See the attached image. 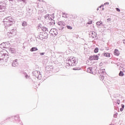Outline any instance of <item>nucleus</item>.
I'll use <instances>...</instances> for the list:
<instances>
[{
  "mask_svg": "<svg viewBox=\"0 0 125 125\" xmlns=\"http://www.w3.org/2000/svg\"><path fill=\"white\" fill-rule=\"evenodd\" d=\"M3 23L5 27H9L15 23L14 19L11 17H7L3 20Z\"/></svg>",
  "mask_w": 125,
  "mask_h": 125,
  "instance_id": "f257e3e1",
  "label": "nucleus"
},
{
  "mask_svg": "<svg viewBox=\"0 0 125 125\" xmlns=\"http://www.w3.org/2000/svg\"><path fill=\"white\" fill-rule=\"evenodd\" d=\"M6 7V4L4 1H0V12H2L4 11Z\"/></svg>",
  "mask_w": 125,
  "mask_h": 125,
  "instance_id": "f03ea898",
  "label": "nucleus"
},
{
  "mask_svg": "<svg viewBox=\"0 0 125 125\" xmlns=\"http://www.w3.org/2000/svg\"><path fill=\"white\" fill-rule=\"evenodd\" d=\"M58 25L59 26H61L60 27H59V30L62 31L64 29V27L63 26H66V24L63 21H60L58 22Z\"/></svg>",
  "mask_w": 125,
  "mask_h": 125,
  "instance_id": "7ed1b4c3",
  "label": "nucleus"
},
{
  "mask_svg": "<svg viewBox=\"0 0 125 125\" xmlns=\"http://www.w3.org/2000/svg\"><path fill=\"white\" fill-rule=\"evenodd\" d=\"M50 34L53 36V37H55V36H57L58 33L57 32V30L56 29H52L49 32Z\"/></svg>",
  "mask_w": 125,
  "mask_h": 125,
  "instance_id": "20e7f679",
  "label": "nucleus"
},
{
  "mask_svg": "<svg viewBox=\"0 0 125 125\" xmlns=\"http://www.w3.org/2000/svg\"><path fill=\"white\" fill-rule=\"evenodd\" d=\"M89 59L91 61L98 60V59H99V57H98L97 55L91 56H90Z\"/></svg>",
  "mask_w": 125,
  "mask_h": 125,
  "instance_id": "39448f33",
  "label": "nucleus"
},
{
  "mask_svg": "<svg viewBox=\"0 0 125 125\" xmlns=\"http://www.w3.org/2000/svg\"><path fill=\"white\" fill-rule=\"evenodd\" d=\"M17 31L15 29H12L10 32L7 33V35H9V34H11L13 36H15L16 35Z\"/></svg>",
  "mask_w": 125,
  "mask_h": 125,
  "instance_id": "423d86ee",
  "label": "nucleus"
},
{
  "mask_svg": "<svg viewBox=\"0 0 125 125\" xmlns=\"http://www.w3.org/2000/svg\"><path fill=\"white\" fill-rule=\"evenodd\" d=\"M90 34L93 39H95V38H96L97 36V34H96V33H95L94 31L90 32Z\"/></svg>",
  "mask_w": 125,
  "mask_h": 125,
  "instance_id": "0eeeda50",
  "label": "nucleus"
},
{
  "mask_svg": "<svg viewBox=\"0 0 125 125\" xmlns=\"http://www.w3.org/2000/svg\"><path fill=\"white\" fill-rule=\"evenodd\" d=\"M69 60L71 61V62H72L73 65H74L75 63H76V62H77L75 58L70 57L69 58Z\"/></svg>",
  "mask_w": 125,
  "mask_h": 125,
  "instance_id": "6e6552de",
  "label": "nucleus"
},
{
  "mask_svg": "<svg viewBox=\"0 0 125 125\" xmlns=\"http://www.w3.org/2000/svg\"><path fill=\"white\" fill-rule=\"evenodd\" d=\"M66 64H68L69 66H74V65H75L72 63V62L70 60V59L66 61Z\"/></svg>",
  "mask_w": 125,
  "mask_h": 125,
  "instance_id": "1a4fd4ad",
  "label": "nucleus"
},
{
  "mask_svg": "<svg viewBox=\"0 0 125 125\" xmlns=\"http://www.w3.org/2000/svg\"><path fill=\"white\" fill-rule=\"evenodd\" d=\"M42 36H43V39H47L48 37V34H47V33H45V32H44L43 33V34H42Z\"/></svg>",
  "mask_w": 125,
  "mask_h": 125,
  "instance_id": "9d476101",
  "label": "nucleus"
},
{
  "mask_svg": "<svg viewBox=\"0 0 125 125\" xmlns=\"http://www.w3.org/2000/svg\"><path fill=\"white\" fill-rule=\"evenodd\" d=\"M114 54H115V55H116L117 56H119V55H120V51H119V50L115 49L114 50Z\"/></svg>",
  "mask_w": 125,
  "mask_h": 125,
  "instance_id": "9b49d317",
  "label": "nucleus"
},
{
  "mask_svg": "<svg viewBox=\"0 0 125 125\" xmlns=\"http://www.w3.org/2000/svg\"><path fill=\"white\" fill-rule=\"evenodd\" d=\"M6 45H7V43L3 42L0 44V47H6Z\"/></svg>",
  "mask_w": 125,
  "mask_h": 125,
  "instance_id": "f8f14e48",
  "label": "nucleus"
},
{
  "mask_svg": "<svg viewBox=\"0 0 125 125\" xmlns=\"http://www.w3.org/2000/svg\"><path fill=\"white\" fill-rule=\"evenodd\" d=\"M87 72L88 73H90V74H92V67H89V68H88Z\"/></svg>",
  "mask_w": 125,
  "mask_h": 125,
  "instance_id": "ddd939ff",
  "label": "nucleus"
},
{
  "mask_svg": "<svg viewBox=\"0 0 125 125\" xmlns=\"http://www.w3.org/2000/svg\"><path fill=\"white\" fill-rule=\"evenodd\" d=\"M119 75L120 77H124V76H125V74H124V72L123 71H121L119 73Z\"/></svg>",
  "mask_w": 125,
  "mask_h": 125,
  "instance_id": "4468645a",
  "label": "nucleus"
},
{
  "mask_svg": "<svg viewBox=\"0 0 125 125\" xmlns=\"http://www.w3.org/2000/svg\"><path fill=\"white\" fill-rule=\"evenodd\" d=\"M104 55L105 56V57H110V53H105L104 54Z\"/></svg>",
  "mask_w": 125,
  "mask_h": 125,
  "instance_id": "2eb2a0df",
  "label": "nucleus"
},
{
  "mask_svg": "<svg viewBox=\"0 0 125 125\" xmlns=\"http://www.w3.org/2000/svg\"><path fill=\"white\" fill-rule=\"evenodd\" d=\"M22 26H23V27H26V26H27V22L26 21H23L22 23Z\"/></svg>",
  "mask_w": 125,
  "mask_h": 125,
  "instance_id": "dca6fc26",
  "label": "nucleus"
},
{
  "mask_svg": "<svg viewBox=\"0 0 125 125\" xmlns=\"http://www.w3.org/2000/svg\"><path fill=\"white\" fill-rule=\"evenodd\" d=\"M37 50H38V49L36 47H33L30 50L31 51H36Z\"/></svg>",
  "mask_w": 125,
  "mask_h": 125,
  "instance_id": "f3484780",
  "label": "nucleus"
},
{
  "mask_svg": "<svg viewBox=\"0 0 125 125\" xmlns=\"http://www.w3.org/2000/svg\"><path fill=\"white\" fill-rule=\"evenodd\" d=\"M68 15H67V14H66V13H64L63 14V16H62V17H64V18H68Z\"/></svg>",
  "mask_w": 125,
  "mask_h": 125,
  "instance_id": "a211bd4d",
  "label": "nucleus"
},
{
  "mask_svg": "<svg viewBox=\"0 0 125 125\" xmlns=\"http://www.w3.org/2000/svg\"><path fill=\"white\" fill-rule=\"evenodd\" d=\"M66 28H67V29H68L69 30H72L73 29V28L69 25H66Z\"/></svg>",
  "mask_w": 125,
  "mask_h": 125,
  "instance_id": "6ab92c4d",
  "label": "nucleus"
},
{
  "mask_svg": "<svg viewBox=\"0 0 125 125\" xmlns=\"http://www.w3.org/2000/svg\"><path fill=\"white\" fill-rule=\"evenodd\" d=\"M99 50V49H98V48H96L94 49V52L95 53H97V52H98V51Z\"/></svg>",
  "mask_w": 125,
  "mask_h": 125,
  "instance_id": "aec40b11",
  "label": "nucleus"
},
{
  "mask_svg": "<svg viewBox=\"0 0 125 125\" xmlns=\"http://www.w3.org/2000/svg\"><path fill=\"white\" fill-rule=\"evenodd\" d=\"M102 21H98L96 24L97 25H99V26H100V25H102Z\"/></svg>",
  "mask_w": 125,
  "mask_h": 125,
  "instance_id": "412c9836",
  "label": "nucleus"
},
{
  "mask_svg": "<svg viewBox=\"0 0 125 125\" xmlns=\"http://www.w3.org/2000/svg\"><path fill=\"white\" fill-rule=\"evenodd\" d=\"M116 103L119 105V104L121 103V102L118 100L116 101Z\"/></svg>",
  "mask_w": 125,
  "mask_h": 125,
  "instance_id": "4be33fe9",
  "label": "nucleus"
},
{
  "mask_svg": "<svg viewBox=\"0 0 125 125\" xmlns=\"http://www.w3.org/2000/svg\"><path fill=\"white\" fill-rule=\"evenodd\" d=\"M117 116H118V113H115L114 115V118H117Z\"/></svg>",
  "mask_w": 125,
  "mask_h": 125,
  "instance_id": "5701e85b",
  "label": "nucleus"
},
{
  "mask_svg": "<svg viewBox=\"0 0 125 125\" xmlns=\"http://www.w3.org/2000/svg\"><path fill=\"white\" fill-rule=\"evenodd\" d=\"M116 10H117V11H118V12H120V11H121V10H120L119 8H116Z\"/></svg>",
  "mask_w": 125,
  "mask_h": 125,
  "instance_id": "b1692460",
  "label": "nucleus"
},
{
  "mask_svg": "<svg viewBox=\"0 0 125 125\" xmlns=\"http://www.w3.org/2000/svg\"><path fill=\"white\" fill-rule=\"evenodd\" d=\"M23 1V2H25V0H18V1Z\"/></svg>",
  "mask_w": 125,
  "mask_h": 125,
  "instance_id": "393cba45",
  "label": "nucleus"
},
{
  "mask_svg": "<svg viewBox=\"0 0 125 125\" xmlns=\"http://www.w3.org/2000/svg\"><path fill=\"white\" fill-rule=\"evenodd\" d=\"M121 106H122V108H123V109H125V105L122 104Z\"/></svg>",
  "mask_w": 125,
  "mask_h": 125,
  "instance_id": "a878e982",
  "label": "nucleus"
},
{
  "mask_svg": "<svg viewBox=\"0 0 125 125\" xmlns=\"http://www.w3.org/2000/svg\"><path fill=\"white\" fill-rule=\"evenodd\" d=\"M123 111H124V108L122 107L121 108H120V111L123 112Z\"/></svg>",
  "mask_w": 125,
  "mask_h": 125,
  "instance_id": "bb28decb",
  "label": "nucleus"
},
{
  "mask_svg": "<svg viewBox=\"0 0 125 125\" xmlns=\"http://www.w3.org/2000/svg\"><path fill=\"white\" fill-rule=\"evenodd\" d=\"M111 18H108V19H107V21H111Z\"/></svg>",
  "mask_w": 125,
  "mask_h": 125,
  "instance_id": "cd10ccee",
  "label": "nucleus"
},
{
  "mask_svg": "<svg viewBox=\"0 0 125 125\" xmlns=\"http://www.w3.org/2000/svg\"><path fill=\"white\" fill-rule=\"evenodd\" d=\"M105 4H107V5H109V2H105L104 3V5H105Z\"/></svg>",
  "mask_w": 125,
  "mask_h": 125,
  "instance_id": "c85d7f7f",
  "label": "nucleus"
},
{
  "mask_svg": "<svg viewBox=\"0 0 125 125\" xmlns=\"http://www.w3.org/2000/svg\"><path fill=\"white\" fill-rule=\"evenodd\" d=\"M102 6H103V5L100 6V8H101L102 7Z\"/></svg>",
  "mask_w": 125,
  "mask_h": 125,
  "instance_id": "c756f323",
  "label": "nucleus"
},
{
  "mask_svg": "<svg viewBox=\"0 0 125 125\" xmlns=\"http://www.w3.org/2000/svg\"><path fill=\"white\" fill-rule=\"evenodd\" d=\"M97 11L99 10V8H98L97 9Z\"/></svg>",
  "mask_w": 125,
  "mask_h": 125,
  "instance_id": "7c9ffc66",
  "label": "nucleus"
},
{
  "mask_svg": "<svg viewBox=\"0 0 125 125\" xmlns=\"http://www.w3.org/2000/svg\"><path fill=\"white\" fill-rule=\"evenodd\" d=\"M50 19L51 20H52V18H50Z\"/></svg>",
  "mask_w": 125,
  "mask_h": 125,
  "instance_id": "2f4dec72",
  "label": "nucleus"
},
{
  "mask_svg": "<svg viewBox=\"0 0 125 125\" xmlns=\"http://www.w3.org/2000/svg\"><path fill=\"white\" fill-rule=\"evenodd\" d=\"M16 119H19L18 117H16Z\"/></svg>",
  "mask_w": 125,
  "mask_h": 125,
  "instance_id": "473e14b6",
  "label": "nucleus"
},
{
  "mask_svg": "<svg viewBox=\"0 0 125 125\" xmlns=\"http://www.w3.org/2000/svg\"><path fill=\"white\" fill-rule=\"evenodd\" d=\"M10 0V1H12V0Z\"/></svg>",
  "mask_w": 125,
  "mask_h": 125,
  "instance_id": "72a5a7b5",
  "label": "nucleus"
},
{
  "mask_svg": "<svg viewBox=\"0 0 125 125\" xmlns=\"http://www.w3.org/2000/svg\"><path fill=\"white\" fill-rule=\"evenodd\" d=\"M23 44H24V45H25V44H26V43H24Z\"/></svg>",
  "mask_w": 125,
  "mask_h": 125,
  "instance_id": "f704fd0d",
  "label": "nucleus"
}]
</instances>
